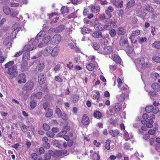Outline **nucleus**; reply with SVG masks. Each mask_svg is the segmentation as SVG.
<instances>
[{
    "mask_svg": "<svg viewBox=\"0 0 160 160\" xmlns=\"http://www.w3.org/2000/svg\"><path fill=\"white\" fill-rule=\"evenodd\" d=\"M90 9L91 12H98L100 11V8L99 6L92 5L90 6Z\"/></svg>",
    "mask_w": 160,
    "mask_h": 160,
    "instance_id": "nucleus-15",
    "label": "nucleus"
},
{
    "mask_svg": "<svg viewBox=\"0 0 160 160\" xmlns=\"http://www.w3.org/2000/svg\"><path fill=\"white\" fill-rule=\"evenodd\" d=\"M21 70L22 72H24L27 70L28 68L27 65L23 63L22 64H21Z\"/></svg>",
    "mask_w": 160,
    "mask_h": 160,
    "instance_id": "nucleus-47",
    "label": "nucleus"
},
{
    "mask_svg": "<svg viewBox=\"0 0 160 160\" xmlns=\"http://www.w3.org/2000/svg\"><path fill=\"white\" fill-rule=\"evenodd\" d=\"M109 33L112 37H113L116 36V32L115 29H112L109 31Z\"/></svg>",
    "mask_w": 160,
    "mask_h": 160,
    "instance_id": "nucleus-45",
    "label": "nucleus"
},
{
    "mask_svg": "<svg viewBox=\"0 0 160 160\" xmlns=\"http://www.w3.org/2000/svg\"><path fill=\"white\" fill-rule=\"evenodd\" d=\"M145 9L146 10L150 12H152L153 11V9L148 4L146 6Z\"/></svg>",
    "mask_w": 160,
    "mask_h": 160,
    "instance_id": "nucleus-38",
    "label": "nucleus"
},
{
    "mask_svg": "<svg viewBox=\"0 0 160 160\" xmlns=\"http://www.w3.org/2000/svg\"><path fill=\"white\" fill-rule=\"evenodd\" d=\"M119 44L120 47L122 49L125 47L127 46L129 44L127 39L126 37L123 36L121 37L119 41Z\"/></svg>",
    "mask_w": 160,
    "mask_h": 160,
    "instance_id": "nucleus-5",
    "label": "nucleus"
},
{
    "mask_svg": "<svg viewBox=\"0 0 160 160\" xmlns=\"http://www.w3.org/2000/svg\"><path fill=\"white\" fill-rule=\"evenodd\" d=\"M149 94L153 97H157L158 94L156 92L154 91H150L149 92Z\"/></svg>",
    "mask_w": 160,
    "mask_h": 160,
    "instance_id": "nucleus-59",
    "label": "nucleus"
},
{
    "mask_svg": "<svg viewBox=\"0 0 160 160\" xmlns=\"http://www.w3.org/2000/svg\"><path fill=\"white\" fill-rule=\"evenodd\" d=\"M140 34V31L138 29L136 30L135 31H133L132 33V36H137Z\"/></svg>",
    "mask_w": 160,
    "mask_h": 160,
    "instance_id": "nucleus-53",
    "label": "nucleus"
},
{
    "mask_svg": "<svg viewBox=\"0 0 160 160\" xmlns=\"http://www.w3.org/2000/svg\"><path fill=\"white\" fill-rule=\"evenodd\" d=\"M45 159L47 160H50L51 158V156L49 152L46 153L44 155Z\"/></svg>",
    "mask_w": 160,
    "mask_h": 160,
    "instance_id": "nucleus-62",
    "label": "nucleus"
},
{
    "mask_svg": "<svg viewBox=\"0 0 160 160\" xmlns=\"http://www.w3.org/2000/svg\"><path fill=\"white\" fill-rule=\"evenodd\" d=\"M89 119L88 117L85 114H84L82 118V123L84 125H86L89 124Z\"/></svg>",
    "mask_w": 160,
    "mask_h": 160,
    "instance_id": "nucleus-9",
    "label": "nucleus"
},
{
    "mask_svg": "<svg viewBox=\"0 0 160 160\" xmlns=\"http://www.w3.org/2000/svg\"><path fill=\"white\" fill-rule=\"evenodd\" d=\"M42 93L41 92H37L36 93L34 92L31 95V98H34L35 99V97L36 98L40 99L42 98Z\"/></svg>",
    "mask_w": 160,
    "mask_h": 160,
    "instance_id": "nucleus-11",
    "label": "nucleus"
},
{
    "mask_svg": "<svg viewBox=\"0 0 160 160\" xmlns=\"http://www.w3.org/2000/svg\"><path fill=\"white\" fill-rule=\"evenodd\" d=\"M7 73L10 75V78L12 79L17 76L18 72L17 71L16 65H13L8 68Z\"/></svg>",
    "mask_w": 160,
    "mask_h": 160,
    "instance_id": "nucleus-2",
    "label": "nucleus"
},
{
    "mask_svg": "<svg viewBox=\"0 0 160 160\" xmlns=\"http://www.w3.org/2000/svg\"><path fill=\"white\" fill-rule=\"evenodd\" d=\"M98 17L104 22H106L110 20V18L106 17L104 14H99Z\"/></svg>",
    "mask_w": 160,
    "mask_h": 160,
    "instance_id": "nucleus-16",
    "label": "nucleus"
},
{
    "mask_svg": "<svg viewBox=\"0 0 160 160\" xmlns=\"http://www.w3.org/2000/svg\"><path fill=\"white\" fill-rule=\"evenodd\" d=\"M46 77L45 75L40 73L38 76V81L39 84L42 85L44 84L46 80Z\"/></svg>",
    "mask_w": 160,
    "mask_h": 160,
    "instance_id": "nucleus-6",
    "label": "nucleus"
},
{
    "mask_svg": "<svg viewBox=\"0 0 160 160\" xmlns=\"http://www.w3.org/2000/svg\"><path fill=\"white\" fill-rule=\"evenodd\" d=\"M61 142V141H59L58 140H55L53 142V144L54 145H55L56 147L58 148H61L62 147V144L60 143V142Z\"/></svg>",
    "mask_w": 160,
    "mask_h": 160,
    "instance_id": "nucleus-37",
    "label": "nucleus"
},
{
    "mask_svg": "<svg viewBox=\"0 0 160 160\" xmlns=\"http://www.w3.org/2000/svg\"><path fill=\"white\" fill-rule=\"evenodd\" d=\"M61 40V37L59 34L54 35L51 39L52 41L54 42V43L55 44L59 43L60 42Z\"/></svg>",
    "mask_w": 160,
    "mask_h": 160,
    "instance_id": "nucleus-8",
    "label": "nucleus"
},
{
    "mask_svg": "<svg viewBox=\"0 0 160 160\" xmlns=\"http://www.w3.org/2000/svg\"><path fill=\"white\" fill-rule=\"evenodd\" d=\"M18 24H16V29L14 31L12 32L11 35V37L12 39H14L16 38V35L18 33V32L19 31L20 28L18 27Z\"/></svg>",
    "mask_w": 160,
    "mask_h": 160,
    "instance_id": "nucleus-19",
    "label": "nucleus"
},
{
    "mask_svg": "<svg viewBox=\"0 0 160 160\" xmlns=\"http://www.w3.org/2000/svg\"><path fill=\"white\" fill-rule=\"evenodd\" d=\"M126 33V32L123 29H119L118 31L117 34L119 35H124Z\"/></svg>",
    "mask_w": 160,
    "mask_h": 160,
    "instance_id": "nucleus-55",
    "label": "nucleus"
},
{
    "mask_svg": "<svg viewBox=\"0 0 160 160\" xmlns=\"http://www.w3.org/2000/svg\"><path fill=\"white\" fill-rule=\"evenodd\" d=\"M43 36V34H42V33L40 34V33H39L35 39L33 38L31 39L29 41L28 44L24 47V49L25 50L31 51L36 48L37 44L39 42V39H40Z\"/></svg>",
    "mask_w": 160,
    "mask_h": 160,
    "instance_id": "nucleus-1",
    "label": "nucleus"
},
{
    "mask_svg": "<svg viewBox=\"0 0 160 160\" xmlns=\"http://www.w3.org/2000/svg\"><path fill=\"white\" fill-rule=\"evenodd\" d=\"M82 33L83 35L86 33H89L91 32V30L86 27H83L81 29Z\"/></svg>",
    "mask_w": 160,
    "mask_h": 160,
    "instance_id": "nucleus-28",
    "label": "nucleus"
},
{
    "mask_svg": "<svg viewBox=\"0 0 160 160\" xmlns=\"http://www.w3.org/2000/svg\"><path fill=\"white\" fill-rule=\"evenodd\" d=\"M138 64L141 65V67L144 68L147 65V64L145 62V59L143 57H141L138 61Z\"/></svg>",
    "mask_w": 160,
    "mask_h": 160,
    "instance_id": "nucleus-10",
    "label": "nucleus"
},
{
    "mask_svg": "<svg viewBox=\"0 0 160 160\" xmlns=\"http://www.w3.org/2000/svg\"><path fill=\"white\" fill-rule=\"evenodd\" d=\"M92 66V64L89 63L86 66V67L88 70L91 71L94 69V68Z\"/></svg>",
    "mask_w": 160,
    "mask_h": 160,
    "instance_id": "nucleus-56",
    "label": "nucleus"
},
{
    "mask_svg": "<svg viewBox=\"0 0 160 160\" xmlns=\"http://www.w3.org/2000/svg\"><path fill=\"white\" fill-rule=\"evenodd\" d=\"M79 99V96L77 94H74L73 98V102L74 103L77 102L78 101Z\"/></svg>",
    "mask_w": 160,
    "mask_h": 160,
    "instance_id": "nucleus-48",
    "label": "nucleus"
},
{
    "mask_svg": "<svg viewBox=\"0 0 160 160\" xmlns=\"http://www.w3.org/2000/svg\"><path fill=\"white\" fill-rule=\"evenodd\" d=\"M112 47L111 46H107L106 48H104L103 49L106 52H104L105 54L110 53L112 51Z\"/></svg>",
    "mask_w": 160,
    "mask_h": 160,
    "instance_id": "nucleus-33",
    "label": "nucleus"
},
{
    "mask_svg": "<svg viewBox=\"0 0 160 160\" xmlns=\"http://www.w3.org/2000/svg\"><path fill=\"white\" fill-rule=\"evenodd\" d=\"M111 141L109 139L107 140L105 142V148L106 149L109 150L110 149V145Z\"/></svg>",
    "mask_w": 160,
    "mask_h": 160,
    "instance_id": "nucleus-39",
    "label": "nucleus"
},
{
    "mask_svg": "<svg viewBox=\"0 0 160 160\" xmlns=\"http://www.w3.org/2000/svg\"><path fill=\"white\" fill-rule=\"evenodd\" d=\"M3 10L4 13L7 15H9L11 12L10 8L7 6L3 7Z\"/></svg>",
    "mask_w": 160,
    "mask_h": 160,
    "instance_id": "nucleus-20",
    "label": "nucleus"
},
{
    "mask_svg": "<svg viewBox=\"0 0 160 160\" xmlns=\"http://www.w3.org/2000/svg\"><path fill=\"white\" fill-rule=\"evenodd\" d=\"M113 58V60L116 63H120L121 62L120 58L116 55H114Z\"/></svg>",
    "mask_w": 160,
    "mask_h": 160,
    "instance_id": "nucleus-27",
    "label": "nucleus"
},
{
    "mask_svg": "<svg viewBox=\"0 0 160 160\" xmlns=\"http://www.w3.org/2000/svg\"><path fill=\"white\" fill-rule=\"evenodd\" d=\"M39 62L36 67L34 69V71L41 72L45 67V63L42 62H40L38 60H36L33 62L32 64H34L35 63H37Z\"/></svg>",
    "mask_w": 160,
    "mask_h": 160,
    "instance_id": "nucleus-4",
    "label": "nucleus"
},
{
    "mask_svg": "<svg viewBox=\"0 0 160 160\" xmlns=\"http://www.w3.org/2000/svg\"><path fill=\"white\" fill-rule=\"evenodd\" d=\"M43 109L46 111L48 109L50 108V103L48 102H45L43 103Z\"/></svg>",
    "mask_w": 160,
    "mask_h": 160,
    "instance_id": "nucleus-32",
    "label": "nucleus"
},
{
    "mask_svg": "<svg viewBox=\"0 0 160 160\" xmlns=\"http://www.w3.org/2000/svg\"><path fill=\"white\" fill-rule=\"evenodd\" d=\"M78 11V10H77L76 12L69 14L67 17V18L68 19H70L72 18H77V16L76 15V14Z\"/></svg>",
    "mask_w": 160,
    "mask_h": 160,
    "instance_id": "nucleus-34",
    "label": "nucleus"
},
{
    "mask_svg": "<svg viewBox=\"0 0 160 160\" xmlns=\"http://www.w3.org/2000/svg\"><path fill=\"white\" fill-rule=\"evenodd\" d=\"M138 42L140 43H142L143 42L147 41V38L146 37L138 38Z\"/></svg>",
    "mask_w": 160,
    "mask_h": 160,
    "instance_id": "nucleus-54",
    "label": "nucleus"
},
{
    "mask_svg": "<svg viewBox=\"0 0 160 160\" xmlns=\"http://www.w3.org/2000/svg\"><path fill=\"white\" fill-rule=\"evenodd\" d=\"M25 77L26 75L24 73H21L19 75L18 78H21L22 80H23V81H22L21 80H19L18 81V83L19 84H21L22 82H26Z\"/></svg>",
    "mask_w": 160,
    "mask_h": 160,
    "instance_id": "nucleus-17",
    "label": "nucleus"
},
{
    "mask_svg": "<svg viewBox=\"0 0 160 160\" xmlns=\"http://www.w3.org/2000/svg\"><path fill=\"white\" fill-rule=\"evenodd\" d=\"M59 51V47L57 45L55 47L52 51L51 55L52 56H56L58 53Z\"/></svg>",
    "mask_w": 160,
    "mask_h": 160,
    "instance_id": "nucleus-18",
    "label": "nucleus"
},
{
    "mask_svg": "<svg viewBox=\"0 0 160 160\" xmlns=\"http://www.w3.org/2000/svg\"><path fill=\"white\" fill-rule=\"evenodd\" d=\"M46 111V112H45V116L47 118H49L53 115V112L52 109L49 108Z\"/></svg>",
    "mask_w": 160,
    "mask_h": 160,
    "instance_id": "nucleus-22",
    "label": "nucleus"
},
{
    "mask_svg": "<svg viewBox=\"0 0 160 160\" xmlns=\"http://www.w3.org/2000/svg\"><path fill=\"white\" fill-rule=\"evenodd\" d=\"M153 110V106L150 105L149 106H147L145 108L146 112L148 113H149L150 112H152Z\"/></svg>",
    "mask_w": 160,
    "mask_h": 160,
    "instance_id": "nucleus-30",
    "label": "nucleus"
},
{
    "mask_svg": "<svg viewBox=\"0 0 160 160\" xmlns=\"http://www.w3.org/2000/svg\"><path fill=\"white\" fill-rule=\"evenodd\" d=\"M152 59L155 62L160 63V57L156 56H153L152 58Z\"/></svg>",
    "mask_w": 160,
    "mask_h": 160,
    "instance_id": "nucleus-51",
    "label": "nucleus"
},
{
    "mask_svg": "<svg viewBox=\"0 0 160 160\" xmlns=\"http://www.w3.org/2000/svg\"><path fill=\"white\" fill-rule=\"evenodd\" d=\"M123 4V2L121 1L118 3L117 2H114V5H115L117 8H122V7Z\"/></svg>",
    "mask_w": 160,
    "mask_h": 160,
    "instance_id": "nucleus-41",
    "label": "nucleus"
},
{
    "mask_svg": "<svg viewBox=\"0 0 160 160\" xmlns=\"http://www.w3.org/2000/svg\"><path fill=\"white\" fill-rule=\"evenodd\" d=\"M135 4V2L134 0H131L129 1L127 4V8H128L134 6Z\"/></svg>",
    "mask_w": 160,
    "mask_h": 160,
    "instance_id": "nucleus-29",
    "label": "nucleus"
},
{
    "mask_svg": "<svg viewBox=\"0 0 160 160\" xmlns=\"http://www.w3.org/2000/svg\"><path fill=\"white\" fill-rule=\"evenodd\" d=\"M46 134L47 136L51 138H53L55 134L52 132L48 131L46 133Z\"/></svg>",
    "mask_w": 160,
    "mask_h": 160,
    "instance_id": "nucleus-52",
    "label": "nucleus"
},
{
    "mask_svg": "<svg viewBox=\"0 0 160 160\" xmlns=\"http://www.w3.org/2000/svg\"><path fill=\"white\" fill-rule=\"evenodd\" d=\"M67 145L69 147H71L74 143V141L73 139H71L69 141H67Z\"/></svg>",
    "mask_w": 160,
    "mask_h": 160,
    "instance_id": "nucleus-57",
    "label": "nucleus"
},
{
    "mask_svg": "<svg viewBox=\"0 0 160 160\" xmlns=\"http://www.w3.org/2000/svg\"><path fill=\"white\" fill-rule=\"evenodd\" d=\"M30 99L31 100L30 103V106L32 109H33L36 107L37 102L36 100L34 99V98H32L30 97Z\"/></svg>",
    "mask_w": 160,
    "mask_h": 160,
    "instance_id": "nucleus-12",
    "label": "nucleus"
},
{
    "mask_svg": "<svg viewBox=\"0 0 160 160\" xmlns=\"http://www.w3.org/2000/svg\"><path fill=\"white\" fill-rule=\"evenodd\" d=\"M45 50L47 53L51 54L52 51V48L51 47H47L46 48Z\"/></svg>",
    "mask_w": 160,
    "mask_h": 160,
    "instance_id": "nucleus-58",
    "label": "nucleus"
},
{
    "mask_svg": "<svg viewBox=\"0 0 160 160\" xmlns=\"http://www.w3.org/2000/svg\"><path fill=\"white\" fill-rule=\"evenodd\" d=\"M60 118H61L64 120H66L68 119V118L67 114L64 112H63Z\"/></svg>",
    "mask_w": 160,
    "mask_h": 160,
    "instance_id": "nucleus-46",
    "label": "nucleus"
},
{
    "mask_svg": "<svg viewBox=\"0 0 160 160\" xmlns=\"http://www.w3.org/2000/svg\"><path fill=\"white\" fill-rule=\"evenodd\" d=\"M93 116L96 118L100 119L102 117V114L99 111H96L93 113Z\"/></svg>",
    "mask_w": 160,
    "mask_h": 160,
    "instance_id": "nucleus-26",
    "label": "nucleus"
},
{
    "mask_svg": "<svg viewBox=\"0 0 160 160\" xmlns=\"http://www.w3.org/2000/svg\"><path fill=\"white\" fill-rule=\"evenodd\" d=\"M92 36L95 38H98L100 37H102V33L100 31H96L92 33Z\"/></svg>",
    "mask_w": 160,
    "mask_h": 160,
    "instance_id": "nucleus-24",
    "label": "nucleus"
},
{
    "mask_svg": "<svg viewBox=\"0 0 160 160\" xmlns=\"http://www.w3.org/2000/svg\"><path fill=\"white\" fill-rule=\"evenodd\" d=\"M19 125L20 127L21 128L22 130L23 131V130L24 129H27V128H28L29 126H27L25 125L22 122H20L19 124Z\"/></svg>",
    "mask_w": 160,
    "mask_h": 160,
    "instance_id": "nucleus-42",
    "label": "nucleus"
},
{
    "mask_svg": "<svg viewBox=\"0 0 160 160\" xmlns=\"http://www.w3.org/2000/svg\"><path fill=\"white\" fill-rule=\"evenodd\" d=\"M61 12L62 14L69 12V9L67 7L62 6L61 9Z\"/></svg>",
    "mask_w": 160,
    "mask_h": 160,
    "instance_id": "nucleus-25",
    "label": "nucleus"
},
{
    "mask_svg": "<svg viewBox=\"0 0 160 160\" xmlns=\"http://www.w3.org/2000/svg\"><path fill=\"white\" fill-rule=\"evenodd\" d=\"M29 50L26 52L24 53L23 54L22 59L24 60H28L30 58V54Z\"/></svg>",
    "mask_w": 160,
    "mask_h": 160,
    "instance_id": "nucleus-23",
    "label": "nucleus"
},
{
    "mask_svg": "<svg viewBox=\"0 0 160 160\" xmlns=\"http://www.w3.org/2000/svg\"><path fill=\"white\" fill-rule=\"evenodd\" d=\"M152 46L156 48H160V41H156L152 44Z\"/></svg>",
    "mask_w": 160,
    "mask_h": 160,
    "instance_id": "nucleus-35",
    "label": "nucleus"
},
{
    "mask_svg": "<svg viewBox=\"0 0 160 160\" xmlns=\"http://www.w3.org/2000/svg\"><path fill=\"white\" fill-rule=\"evenodd\" d=\"M123 49L125 50L128 55L131 54L133 50V47L130 46L129 44L127 46L125 47Z\"/></svg>",
    "mask_w": 160,
    "mask_h": 160,
    "instance_id": "nucleus-14",
    "label": "nucleus"
},
{
    "mask_svg": "<svg viewBox=\"0 0 160 160\" xmlns=\"http://www.w3.org/2000/svg\"><path fill=\"white\" fill-rule=\"evenodd\" d=\"M42 128L44 130L48 131L50 129V127L47 124L44 123L42 125Z\"/></svg>",
    "mask_w": 160,
    "mask_h": 160,
    "instance_id": "nucleus-44",
    "label": "nucleus"
},
{
    "mask_svg": "<svg viewBox=\"0 0 160 160\" xmlns=\"http://www.w3.org/2000/svg\"><path fill=\"white\" fill-rule=\"evenodd\" d=\"M14 61H11L6 63L5 65V68H9L12 66L14 65Z\"/></svg>",
    "mask_w": 160,
    "mask_h": 160,
    "instance_id": "nucleus-36",
    "label": "nucleus"
},
{
    "mask_svg": "<svg viewBox=\"0 0 160 160\" xmlns=\"http://www.w3.org/2000/svg\"><path fill=\"white\" fill-rule=\"evenodd\" d=\"M55 113L57 114L58 117L59 118L62 114L60 109L59 108H57L56 109Z\"/></svg>",
    "mask_w": 160,
    "mask_h": 160,
    "instance_id": "nucleus-50",
    "label": "nucleus"
},
{
    "mask_svg": "<svg viewBox=\"0 0 160 160\" xmlns=\"http://www.w3.org/2000/svg\"><path fill=\"white\" fill-rule=\"evenodd\" d=\"M65 26L63 24H61L57 27L56 29V31L59 32H62L65 28Z\"/></svg>",
    "mask_w": 160,
    "mask_h": 160,
    "instance_id": "nucleus-31",
    "label": "nucleus"
},
{
    "mask_svg": "<svg viewBox=\"0 0 160 160\" xmlns=\"http://www.w3.org/2000/svg\"><path fill=\"white\" fill-rule=\"evenodd\" d=\"M117 106V105H116V103H115L112 106L113 109H114L115 112L117 113L118 112V111L119 110Z\"/></svg>",
    "mask_w": 160,
    "mask_h": 160,
    "instance_id": "nucleus-60",
    "label": "nucleus"
},
{
    "mask_svg": "<svg viewBox=\"0 0 160 160\" xmlns=\"http://www.w3.org/2000/svg\"><path fill=\"white\" fill-rule=\"evenodd\" d=\"M44 98L45 101L49 102L52 101L53 99V95L50 94L46 95L44 97Z\"/></svg>",
    "mask_w": 160,
    "mask_h": 160,
    "instance_id": "nucleus-21",
    "label": "nucleus"
},
{
    "mask_svg": "<svg viewBox=\"0 0 160 160\" xmlns=\"http://www.w3.org/2000/svg\"><path fill=\"white\" fill-rule=\"evenodd\" d=\"M50 39L51 37L48 35L44 38L43 41L45 44H47L50 41Z\"/></svg>",
    "mask_w": 160,
    "mask_h": 160,
    "instance_id": "nucleus-43",
    "label": "nucleus"
},
{
    "mask_svg": "<svg viewBox=\"0 0 160 160\" xmlns=\"http://www.w3.org/2000/svg\"><path fill=\"white\" fill-rule=\"evenodd\" d=\"M109 22L107 23L105 25L104 28L106 29H109V28H111L112 27L113 28L116 27V24L115 22L112 21V19H110Z\"/></svg>",
    "mask_w": 160,
    "mask_h": 160,
    "instance_id": "nucleus-7",
    "label": "nucleus"
},
{
    "mask_svg": "<svg viewBox=\"0 0 160 160\" xmlns=\"http://www.w3.org/2000/svg\"><path fill=\"white\" fill-rule=\"evenodd\" d=\"M56 156L60 157L62 155V153L61 151L58 150H55Z\"/></svg>",
    "mask_w": 160,
    "mask_h": 160,
    "instance_id": "nucleus-61",
    "label": "nucleus"
},
{
    "mask_svg": "<svg viewBox=\"0 0 160 160\" xmlns=\"http://www.w3.org/2000/svg\"><path fill=\"white\" fill-rule=\"evenodd\" d=\"M93 48L95 50H98L100 48V46L96 43H93Z\"/></svg>",
    "mask_w": 160,
    "mask_h": 160,
    "instance_id": "nucleus-64",
    "label": "nucleus"
},
{
    "mask_svg": "<svg viewBox=\"0 0 160 160\" xmlns=\"http://www.w3.org/2000/svg\"><path fill=\"white\" fill-rule=\"evenodd\" d=\"M151 77L154 78H158L159 77V75L158 74L155 72H152L151 74Z\"/></svg>",
    "mask_w": 160,
    "mask_h": 160,
    "instance_id": "nucleus-49",
    "label": "nucleus"
},
{
    "mask_svg": "<svg viewBox=\"0 0 160 160\" xmlns=\"http://www.w3.org/2000/svg\"><path fill=\"white\" fill-rule=\"evenodd\" d=\"M18 13V11L16 10L13 11L12 12L11 15L13 17H15L16 15H17Z\"/></svg>",
    "mask_w": 160,
    "mask_h": 160,
    "instance_id": "nucleus-63",
    "label": "nucleus"
},
{
    "mask_svg": "<svg viewBox=\"0 0 160 160\" xmlns=\"http://www.w3.org/2000/svg\"><path fill=\"white\" fill-rule=\"evenodd\" d=\"M125 98V94L122 93L118 96V99L119 102H122L124 100Z\"/></svg>",
    "mask_w": 160,
    "mask_h": 160,
    "instance_id": "nucleus-40",
    "label": "nucleus"
},
{
    "mask_svg": "<svg viewBox=\"0 0 160 160\" xmlns=\"http://www.w3.org/2000/svg\"><path fill=\"white\" fill-rule=\"evenodd\" d=\"M151 87L155 91L158 92L160 91V85L157 82L152 84Z\"/></svg>",
    "mask_w": 160,
    "mask_h": 160,
    "instance_id": "nucleus-13",
    "label": "nucleus"
},
{
    "mask_svg": "<svg viewBox=\"0 0 160 160\" xmlns=\"http://www.w3.org/2000/svg\"><path fill=\"white\" fill-rule=\"evenodd\" d=\"M34 85L33 82L31 80L27 82L23 87L22 89L27 92H30L33 88Z\"/></svg>",
    "mask_w": 160,
    "mask_h": 160,
    "instance_id": "nucleus-3",
    "label": "nucleus"
}]
</instances>
